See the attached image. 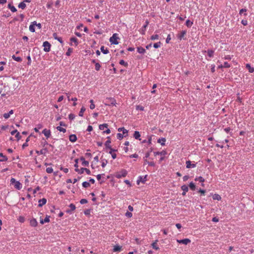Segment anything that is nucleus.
<instances>
[{"instance_id":"obj_50","label":"nucleus","mask_w":254,"mask_h":254,"mask_svg":"<svg viewBox=\"0 0 254 254\" xmlns=\"http://www.w3.org/2000/svg\"><path fill=\"white\" fill-rule=\"evenodd\" d=\"M194 180L196 181H199L201 183H203L205 181L204 179H203L202 177L200 176L198 178H196Z\"/></svg>"},{"instance_id":"obj_14","label":"nucleus","mask_w":254,"mask_h":254,"mask_svg":"<svg viewBox=\"0 0 254 254\" xmlns=\"http://www.w3.org/2000/svg\"><path fill=\"white\" fill-rule=\"evenodd\" d=\"M40 222V223L42 224H44L45 223L49 222H50V216L46 215V216L44 219H43L41 218Z\"/></svg>"},{"instance_id":"obj_33","label":"nucleus","mask_w":254,"mask_h":254,"mask_svg":"<svg viewBox=\"0 0 254 254\" xmlns=\"http://www.w3.org/2000/svg\"><path fill=\"white\" fill-rule=\"evenodd\" d=\"M12 58L15 61L18 62H21L22 61V59L20 57H16L15 55H13L12 56Z\"/></svg>"},{"instance_id":"obj_49","label":"nucleus","mask_w":254,"mask_h":254,"mask_svg":"<svg viewBox=\"0 0 254 254\" xmlns=\"http://www.w3.org/2000/svg\"><path fill=\"white\" fill-rule=\"evenodd\" d=\"M119 63H120V64H121L122 65H124V66H125L126 67H127L128 66L127 63L125 62V61L123 60H121L120 61Z\"/></svg>"},{"instance_id":"obj_43","label":"nucleus","mask_w":254,"mask_h":254,"mask_svg":"<svg viewBox=\"0 0 254 254\" xmlns=\"http://www.w3.org/2000/svg\"><path fill=\"white\" fill-rule=\"evenodd\" d=\"M161 45H162L161 42H158L155 43L153 44V47L155 49H157V48L160 47Z\"/></svg>"},{"instance_id":"obj_35","label":"nucleus","mask_w":254,"mask_h":254,"mask_svg":"<svg viewBox=\"0 0 254 254\" xmlns=\"http://www.w3.org/2000/svg\"><path fill=\"white\" fill-rule=\"evenodd\" d=\"M193 24V21H190L189 19H188L186 22V25L188 27L190 28Z\"/></svg>"},{"instance_id":"obj_48","label":"nucleus","mask_w":254,"mask_h":254,"mask_svg":"<svg viewBox=\"0 0 254 254\" xmlns=\"http://www.w3.org/2000/svg\"><path fill=\"white\" fill-rule=\"evenodd\" d=\"M57 129L61 132H66V129L64 128H63L61 127H56Z\"/></svg>"},{"instance_id":"obj_8","label":"nucleus","mask_w":254,"mask_h":254,"mask_svg":"<svg viewBox=\"0 0 254 254\" xmlns=\"http://www.w3.org/2000/svg\"><path fill=\"white\" fill-rule=\"evenodd\" d=\"M148 24H149V21L147 20L145 21V24L142 27L141 29H140V33L142 35L145 34V31H146V28L147 27Z\"/></svg>"},{"instance_id":"obj_25","label":"nucleus","mask_w":254,"mask_h":254,"mask_svg":"<svg viewBox=\"0 0 254 254\" xmlns=\"http://www.w3.org/2000/svg\"><path fill=\"white\" fill-rule=\"evenodd\" d=\"M70 41L71 42H73L75 46H77L78 44V39L75 37H72L70 38Z\"/></svg>"},{"instance_id":"obj_40","label":"nucleus","mask_w":254,"mask_h":254,"mask_svg":"<svg viewBox=\"0 0 254 254\" xmlns=\"http://www.w3.org/2000/svg\"><path fill=\"white\" fill-rule=\"evenodd\" d=\"M212 198L214 200H219L221 199L220 195H219L218 194H214L213 195Z\"/></svg>"},{"instance_id":"obj_63","label":"nucleus","mask_w":254,"mask_h":254,"mask_svg":"<svg viewBox=\"0 0 254 254\" xmlns=\"http://www.w3.org/2000/svg\"><path fill=\"white\" fill-rule=\"evenodd\" d=\"M88 201L86 199L82 198L80 200V203L81 204H85L87 203Z\"/></svg>"},{"instance_id":"obj_41","label":"nucleus","mask_w":254,"mask_h":254,"mask_svg":"<svg viewBox=\"0 0 254 254\" xmlns=\"http://www.w3.org/2000/svg\"><path fill=\"white\" fill-rule=\"evenodd\" d=\"M85 110H86V109L84 107H82L80 109V111H79V114H78L80 117H83V113L85 112Z\"/></svg>"},{"instance_id":"obj_51","label":"nucleus","mask_w":254,"mask_h":254,"mask_svg":"<svg viewBox=\"0 0 254 254\" xmlns=\"http://www.w3.org/2000/svg\"><path fill=\"white\" fill-rule=\"evenodd\" d=\"M0 157H2V159H1L2 161H6L7 160V157L4 155L2 153H0Z\"/></svg>"},{"instance_id":"obj_54","label":"nucleus","mask_w":254,"mask_h":254,"mask_svg":"<svg viewBox=\"0 0 254 254\" xmlns=\"http://www.w3.org/2000/svg\"><path fill=\"white\" fill-rule=\"evenodd\" d=\"M32 23H34V25L36 26L38 28V29H41L42 25L41 23H37V22L36 21L32 22Z\"/></svg>"},{"instance_id":"obj_59","label":"nucleus","mask_w":254,"mask_h":254,"mask_svg":"<svg viewBox=\"0 0 254 254\" xmlns=\"http://www.w3.org/2000/svg\"><path fill=\"white\" fill-rule=\"evenodd\" d=\"M91 210L90 209H87L85 210L84 211V214L86 216L89 215L90 214Z\"/></svg>"},{"instance_id":"obj_44","label":"nucleus","mask_w":254,"mask_h":254,"mask_svg":"<svg viewBox=\"0 0 254 254\" xmlns=\"http://www.w3.org/2000/svg\"><path fill=\"white\" fill-rule=\"evenodd\" d=\"M181 189L183 190V191L187 192L189 190L188 187L186 185H183L181 187Z\"/></svg>"},{"instance_id":"obj_5","label":"nucleus","mask_w":254,"mask_h":254,"mask_svg":"<svg viewBox=\"0 0 254 254\" xmlns=\"http://www.w3.org/2000/svg\"><path fill=\"white\" fill-rule=\"evenodd\" d=\"M147 175H145L144 176H140L138 180H137V184L139 185L140 182H141L143 184H144L145 182L146 181V178H147Z\"/></svg>"},{"instance_id":"obj_16","label":"nucleus","mask_w":254,"mask_h":254,"mask_svg":"<svg viewBox=\"0 0 254 254\" xmlns=\"http://www.w3.org/2000/svg\"><path fill=\"white\" fill-rule=\"evenodd\" d=\"M48 151L47 148H44L42 149H41L40 151L36 150V153L38 154V155L40 154H45L46 152H47Z\"/></svg>"},{"instance_id":"obj_1","label":"nucleus","mask_w":254,"mask_h":254,"mask_svg":"<svg viewBox=\"0 0 254 254\" xmlns=\"http://www.w3.org/2000/svg\"><path fill=\"white\" fill-rule=\"evenodd\" d=\"M105 105L108 106H116V101L114 98L109 97L105 99Z\"/></svg>"},{"instance_id":"obj_23","label":"nucleus","mask_w":254,"mask_h":254,"mask_svg":"<svg viewBox=\"0 0 254 254\" xmlns=\"http://www.w3.org/2000/svg\"><path fill=\"white\" fill-rule=\"evenodd\" d=\"M153 153L155 156H156L157 155L165 156V155L167 154V152L165 150H163L161 152H159V151L154 152Z\"/></svg>"},{"instance_id":"obj_21","label":"nucleus","mask_w":254,"mask_h":254,"mask_svg":"<svg viewBox=\"0 0 254 254\" xmlns=\"http://www.w3.org/2000/svg\"><path fill=\"white\" fill-rule=\"evenodd\" d=\"M133 137L136 139H138L139 140H141L140 138V134L138 131H135L133 133Z\"/></svg>"},{"instance_id":"obj_47","label":"nucleus","mask_w":254,"mask_h":254,"mask_svg":"<svg viewBox=\"0 0 254 254\" xmlns=\"http://www.w3.org/2000/svg\"><path fill=\"white\" fill-rule=\"evenodd\" d=\"M159 35L158 34L153 35L150 37V39L151 40H155L159 39Z\"/></svg>"},{"instance_id":"obj_31","label":"nucleus","mask_w":254,"mask_h":254,"mask_svg":"<svg viewBox=\"0 0 254 254\" xmlns=\"http://www.w3.org/2000/svg\"><path fill=\"white\" fill-rule=\"evenodd\" d=\"M101 51L104 54H107L109 53V51L108 49H105L104 46H101L100 48Z\"/></svg>"},{"instance_id":"obj_18","label":"nucleus","mask_w":254,"mask_h":254,"mask_svg":"<svg viewBox=\"0 0 254 254\" xmlns=\"http://www.w3.org/2000/svg\"><path fill=\"white\" fill-rule=\"evenodd\" d=\"M118 130L119 131L123 132V134H126L124 135L125 137L127 135L128 130L125 128L124 127H120L118 128Z\"/></svg>"},{"instance_id":"obj_58","label":"nucleus","mask_w":254,"mask_h":254,"mask_svg":"<svg viewBox=\"0 0 254 254\" xmlns=\"http://www.w3.org/2000/svg\"><path fill=\"white\" fill-rule=\"evenodd\" d=\"M107 163H108V161L106 159H103L102 160V164H101L102 167L103 168H104Z\"/></svg>"},{"instance_id":"obj_27","label":"nucleus","mask_w":254,"mask_h":254,"mask_svg":"<svg viewBox=\"0 0 254 254\" xmlns=\"http://www.w3.org/2000/svg\"><path fill=\"white\" fill-rule=\"evenodd\" d=\"M137 51L139 53L141 54H144L146 52L145 50L142 47H138L137 48Z\"/></svg>"},{"instance_id":"obj_3","label":"nucleus","mask_w":254,"mask_h":254,"mask_svg":"<svg viewBox=\"0 0 254 254\" xmlns=\"http://www.w3.org/2000/svg\"><path fill=\"white\" fill-rule=\"evenodd\" d=\"M127 174V172L125 169H122L120 172H117L116 175H115V177L118 178L120 179L122 177H125Z\"/></svg>"},{"instance_id":"obj_56","label":"nucleus","mask_w":254,"mask_h":254,"mask_svg":"<svg viewBox=\"0 0 254 254\" xmlns=\"http://www.w3.org/2000/svg\"><path fill=\"white\" fill-rule=\"evenodd\" d=\"M73 50L71 48H69L66 52V55L67 56H69L71 54V53L72 52Z\"/></svg>"},{"instance_id":"obj_37","label":"nucleus","mask_w":254,"mask_h":254,"mask_svg":"<svg viewBox=\"0 0 254 254\" xmlns=\"http://www.w3.org/2000/svg\"><path fill=\"white\" fill-rule=\"evenodd\" d=\"M26 4L25 3V2H24L23 1L20 2L18 5V7L20 8H21L22 9H25V8L26 7Z\"/></svg>"},{"instance_id":"obj_9","label":"nucleus","mask_w":254,"mask_h":254,"mask_svg":"<svg viewBox=\"0 0 254 254\" xmlns=\"http://www.w3.org/2000/svg\"><path fill=\"white\" fill-rule=\"evenodd\" d=\"M186 168L188 169L194 168L196 166V164H191V162L190 160L187 161L186 162Z\"/></svg>"},{"instance_id":"obj_45","label":"nucleus","mask_w":254,"mask_h":254,"mask_svg":"<svg viewBox=\"0 0 254 254\" xmlns=\"http://www.w3.org/2000/svg\"><path fill=\"white\" fill-rule=\"evenodd\" d=\"M90 108L91 110H93L95 108V105L94 103V101L92 99L90 100Z\"/></svg>"},{"instance_id":"obj_61","label":"nucleus","mask_w":254,"mask_h":254,"mask_svg":"<svg viewBox=\"0 0 254 254\" xmlns=\"http://www.w3.org/2000/svg\"><path fill=\"white\" fill-rule=\"evenodd\" d=\"M223 66L224 67L228 68L231 66V65L228 62H224V64H223Z\"/></svg>"},{"instance_id":"obj_60","label":"nucleus","mask_w":254,"mask_h":254,"mask_svg":"<svg viewBox=\"0 0 254 254\" xmlns=\"http://www.w3.org/2000/svg\"><path fill=\"white\" fill-rule=\"evenodd\" d=\"M46 172L47 173H52L53 172V169L51 167H48L46 169Z\"/></svg>"},{"instance_id":"obj_53","label":"nucleus","mask_w":254,"mask_h":254,"mask_svg":"<svg viewBox=\"0 0 254 254\" xmlns=\"http://www.w3.org/2000/svg\"><path fill=\"white\" fill-rule=\"evenodd\" d=\"M124 135V134H122V133H118L117 134V138H118V139H119V140H121V139H122L123 138V137H125Z\"/></svg>"},{"instance_id":"obj_52","label":"nucleus","mask_w":254,"mask_h":254,"mask_svg":"<svg viewBox=\"0 0 254 254\" xmlns=\"http://www.w3.org/2000/svg\"><path fill=\"white\" fill-rule=\"evenodd\" d=\"M246 12H247V9H246V8H242V9H240V12H239V14H242V13H244V15L247 16V13H246Z\"/></svg>"},{"instance_id":"obj_24","label":"nucleus","mask_w":254,"mask_h":254,"mask_svg":"<svg viewBox=\"0 0 254 254\" xmlns=\"http://www.w3.org/2000/svg\"><path fill=\"white\" fill-rule=\"evenodd\" d=\"M122 246H120L118 245H116L113 248V252H120L122 250Z\"/></svg>"},{"instance_id":"obj_64","label":"nucleus","mask_w":254,"mask_h":254,"mask_svg":"<svg viewBox=\"0 0 254 254\" xmlns=\"http://www.w3.org/2000/svg\"><path fill=\"white\" fill-rule=\"evenodd\" d=\"M75 115L73 114H70L68 118L70 120H73L75 118Z\"/></svg>"},{"instance_id":"obj_46","label":"nucleus","mask_w":254,"mask_h":254,"mask_svg":"<svg viewBox=\"0 0 254 254\" xmlns=\"http://www.w3.org/2000/svg\"><path fill=\"white\" fill-rule=\"evenodd\" d=\"M42 127H43L42 125L39 124V125H38L37 127H35L34 129L35 132H39V129H41V128H42Z\"/></svg>"},{"instance_id":"obj_28","label":"nucleus","mask_w":254,"mask_h":254,"mask_svg":"<svg viewBox=\"0 0 254 254\" xmlns=\"http://www.w3.org/2000/svg\"><path fill=\"white\" fill-rule=\"evenodd\" d=\"M7 7L13 12H16L17 11L16 8L13 5H12L10 3H9L8 4Z\"/></svg>"},{"instance_id":"obj_22","label":"nucleus","mask_w":254,"mask_h":254,"mask_svg":"<svg viewBox=\"0 0 254 254\" xmlns=\"http://www.w3.org/2000/svg\"><path fill=\"white\" fill-rule=\"evenodd\" d=\"M246 67L249 70V72L253 73L254 72V68L251 67L250 64H247L246 65Z\"/></svg>"},{"instance_id":"obj_26","label":"nucleus","mask_w":254,"mask_h":254,"mask_svg":"<svg viewBox=\"0 0 254 254\" xmlns=\"http://www.w3.org/2000/svg\"><path fill=\"white\" fill-rule=\"evenodd\" d=\"M13 111L12 110H11L8 113H4L3 115V117L7 119L9 118L10 115L11 114H13Z\"/></svg>"},{"instance_id":"obj_10","label":"nucleus","mask_w":254,"mask_h":254,"mask_svg":"<svg viewBox=\"0 0 254 254\" xmlns=\"http://www.w3.org/2000/svg\"><path fill=\"white\" fill-rule=\"evenodd\" d=\"M107 140L105 143V146L106 149L110 148L111 146L110 145V143H111V138L110 136H108L107 137Z\"/></svg>"},{"instance_id":"obj_38","label":"nucleus","mask_w":254,"mask_h":254,"mask_svg":"<svg viewBox=\"0 0 254 254\" xmlns=\"http://www.w3.org/2000/svg\"><path fill=\"white\" fill-rule=\"evenodd\" d=\"M35 25H34V23H31V24L30 25L29 30L31 32H34L35 31Z\"/></svg>"},{"instance_id":"obj_7","label":"nucleus","mask_w":254,"mask_h":254,"mask_svg":"<svg viewBox=\"0 0 254 254\" xmlns=\"http://www.w3.org/2000/svg\"><path fill=\"white\" fill-rule=\"evenodd\" d=\"M69 207H70V209L66 210L65 212L67 213L71 214L72 211H74L76 208L75 205L73 203H71L69 204Z\"/></svg>"},{"instance_id":"obj_57","label":"nucleus","mask_w":254,"mask_h":254,"mask_svg":"<svg viewBox=\"0 0 254 254\" xmlns=\"http://www.w3.org/2000/svg\"><path fill=\"white\" fill-rule=\"evenodd\" d=\"M95 69L97 71H99L100 69V67H101V65L100 64H99V63H95Z\"/></svg>"},{"instance_id":"obj_39","label":"nucleus","mask_w":254,"mask_h":254,"mask_svg":"<svg viewBox=\"0 0 254 254\" xmlns=\"http://www.w3.org/2000/svg\"><path fill=\"white\" fill-rule=\"evenodd\" d=\"M189 187L190 190H194L196 189L195 184L193 182H190L189 184Z\"/></svg>"},{"instance_id":"obj_15","label":"nucleus","mask_w":254,"mask_h":254,"mask_svg":"<svg viewBox=\"0 0 254 254\" xmlns=\"http://www.w3.org/2000/svg\"><path fill=\"white\" fill-rule=\"evenodd\" d=\"M69 139L71 142H74L77 140V138L75 134H72L69 136Z\"/></svg>"},{"instance_id":"obj_4","label":"nucleus","mask_w":254,"mask_h":254,"mask_svg":"<svg viewBox=\"0 0 254 254\" xmlns=\"http://www.w3.org/2000/svg\"><path fill=\"white\" fill-rule=\"evenodd\" d=\"M44 47V51L46 52H48L51 50V45L48 41H45L43 43Z\"/></svg>"},{"instance_id":"obj_29","label":"nucleus","mask_w":254,"mask_h":254,"mask_svg":"<svg viewBox=\"0 0 254 254\" xmlns=\"http://www.w3.org/2000/svg\"><path fill=\"white\" fill-rule=\"evenodd\" d=\"M165 141H166V138L164 137H162V138H159L157 140V142L160 143L161 145H162V146L165 145Z\"/></svg>"},{"instance_id":"obj_17","label":"nucleus","mask_w":254,"mask_h":254,"mask_svg":"<svg viewBox=\"0 0 254 254\" xmlns=\"http://www.w3.org/2000/svg\"><path fill=\"white\" fill-rule=\"evenodd\" d=\"M53 36L54 38L56 40H57L60 43L63 44V41L61 37H59L58 36L57 33H54L53 34Z\"/></svg>"},{"instance_id":"obj_2","label":"nucleus","mask_w":254,"mask_h":254,"mask_svg":"<svg viewBox=\"0 0 254 254\" xmlns=\"http://www.w3.org/2000/svg\"><path fill=\"white\" fill-rule=\"evenodd\" d=\"M118 34L114 33L113 34V36L110 37L109 41L112 44L117 45L119 44L117 40L119 39V37L118 36Z\"/></svg>"},{"instance_id":"obj_19","label":"nucleus","mask_w":254,"mask_h":254,"mask_svg":"<svg viewBox=\"0 0 254 254\" xmlns=\"http://www.w3.org/2000/svg\"><path fill=\"white\" fill-rule=\"evenodd\" d=\"M22 185L19 182L16 181L14 184V188L17 190H20L22 189Z\"/></svg>"},{"instance_id":"obj_42","label":"nucleus","mask_w":254,"mask_h":254,"mask_svg":"<svg viewBox=\"0 0 254 254\" xmlns=\"http://www.w3.org/2000/svg\"><path fill=\"white\" fill-rule=\"evenodd\" d=\"M82 185L83 187H84L85 188H87L90 186V183L89 182H86V181L83 182L82 184Z\"/></svg>"},{"instance_id":"obj_11","label":"nucleus","mask_w":254,"mask_h":254,"mask_svg":"<svg viewBox=\"0 0 254 254\" xmlns=\"http://www.w3.org/2000/svg\"><path fill=\"white\" fill-rule=\"evenodd\" d=\"M38 207H42L47 202V199L45 198H43L39 200Z\"/></svg>"},{"instance_id":"obj_12","label":"nucleus","mask_w":254,"mask_h":254,"mask_svg":"<svg viewBox=\"0 0 254 254\" xmlns=\"http://www.w3.org/2000/svg\"><path fill=\"white\" fill-rule=\"evenodd\" d=\"M42 133H43L47 138H49L51 135V131L49 129L45 128L42 131Z\"/></svg>"},{"instance_id":"obj_32","label":"nucleus","mask_w":254,"mask_h":254,"mask_svg":"<svg viewBox=\"0 0 254 254\" xmlns=\"http://www.w3.org/2000/svg\"><path fill=\"white\" fill-rule=\"evenodd\" d=\"M78 159H75L74 161H75V164H74V167L75 168V172H79V169L78 168Z\"/></svg>"},{"instance_id":"obj_6","label":"nucleus","mask_w":254,"mask_h":254,"mask_svg":"<svg viewBox=\"0 0 254 254\" xmlns=\"http://www.w3.org/2000/svg\"><path fill=\"white\" fill-rule=\"evenodd\" d=\"M177 241L179 244H183L184 245H187L189 243H190L191 242L190 240L188 238H186L181 240H177Z\"/></svg>"},{"instance_id":"obj_36","label":"nucleus","mask_w":254,"mask_h":254,"mask_svg":"<svg viewBox=\"0 0 254 254\" xmlns=\"http://www.w3.org/2000/svg\"><path fill=\"white\" fill-rule=\"evenodd\" d=\"M108 127V125L107 124H103L102 125H100L99 128L100 130H104L105 128H107Z\"/></svg>"},{"instance_id":"obj_34","label":"nucleus","mask_w":254,"mask_h":254,"mask_svg":"<svg viewBox=\"0 0 254 254\" xmlns=\"http://www.w3.org/2000/svg\"><path fill=\"white\" fill-rule=\"evenodd\" d=\"M207 52L209 57L212 58L213 57L214 51L213 50L208 49Z\"/></svg>"},{"instance_id":"obj_20","label":"nucleus","mask_w":254,"mask_h":254,"mask_svg":"<svg viewBox=\"0 0 254 254\" xmlns=\"http://www.w3.org/2000/svg\"><path fill=\"white\" fill-rule=\"evenodd\" d=\"M30 224L32 227H36L38 224L36 219L35 218L31 219L30 221Z\"/></svg>"},{"instance_id":"obj_62","label":"nucleus","mask_w":254,"mask_h":254,"mask_svg":"<svg viewBox=\"0 0 254 254\" xmlns=\"http://www.w3.org/2000/svg\"><path fill=\"white\" fill-rule=\"evenodd\" d=\"M136 109L140 111H143L144 110V107L140 105H137L136 106Z\"/></svg>"},{"instance_id":"obj_55","label":"nucleus","mask_w":254,"mask_h":254,"mask_svg":"<svg viewBox=\"0 0 254 254\" xmlns=\"http://www.w3.org/2000/svg\"><path fill=\"white\" fill-rule=\"evenodd\" d=\"M152 150H153V148H151L150 149V150L145 153V157L143 158H148L150 156V153L152 151Z\"/></svg>"},{"instance_id":"obj_13","label":"nucleus","mask_w":254,"mask_h":254,"mask_svg":"<svg viewBox=\"0 0 254 254\" xmlns=\"http://www.w3.org/2000/svg\"><path fill=\"white\" fill-rule=\"evenodd\" d=\"M187 31L185 30H183L181 31V32L177 35V38L180 40H181L182 39L184 38V36L186 34Z\"/></svg>"},{"instance_id":"obj_30","label":"nucleus","mask_w":254,"mask_h":254,"mask_svg":"<svg viewBox=\"0 0 254 254\" xmlns=\"http://www.w3.org/2000/svg\"><path fill=\"white\" fill-rule=\"evenodd\" d=\"M157 242H158V240H156L155 242H154L151 244V246H152L153 249H155V250H159V247L157 245Z\"/></svg>"}]
</instances>
